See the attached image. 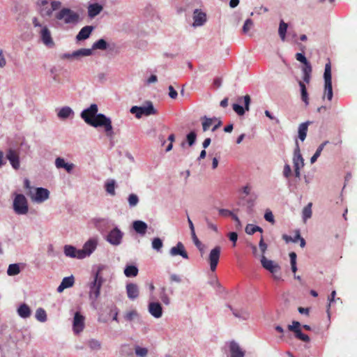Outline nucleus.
<instances>
[{"label": "nucleus", "instance_id": "de8ad7c7", "mask_svg": "<svg viewBox=\"0 0 357 357\" xmlns=\"http://www.w3.org/2000/svg\"><path fill=\"white\" fill-rule=\"evenodd\" d=\"M128 202L129 206L130 208H133L138 204L139 197L135 194H133V193L130 194V195H129V196L128 197Z\"/></svg>", "mask_w": 357, "mask_h": 357}, {"label": "nucleus", "instance_id": "ddd939ff", "mask_svg": "<svg viewBox=\"0 0 357 357\" xmlns=\"http://www.w3.org/2000/svg\"><path fill=\"white\" fill-rule=\"evenodd\" d=\"M85 317L79 312L75 313L73 321V331L75 334L78 335L82 333L85 326Z\"/></svg>", "mask_w": 357, "mask_h": 357}, {"label": "nucleus", "instance_id": "9d476101", "mask_svg": "<svg viewBox=\"0 0 357 357\" xmlns=\"http://www.w3.org/2000/svg\"><path fill=\"white\" fill-rule=\"evenodd\" d=\"M37 32L40 36L42 43L47 47H53L54 42L52 37L51 31L47 25L41 27L40 29H37Z\"/></svg>", "mask_w": 357, "mask_h": 357}, {"label": "nucleus", "instance_id": "774afa93", "mask_svg": "<svg viewBox=\"0 0 357 357\" xmlns=\"http://www.w3.org/2000/svg\"><path fill=\"white\" fill-rule=\"evenodd\" d=\"M301 99L305 102V105L309 104L308 93L307 91H301Z\"/></svg>", "mask_w": 357, "mask_h": 357}, {"label": "nucleus", "instance_id": "c03bdc74", "mask_svg": "<svg viewBox=\"0 0 357 357\" xmlns=\"http://www.w3.org/2000/svg\"><path fill=\"white\" fill-rule=\"evenodd\" d=\"M115 185L116 183L114 180H110L105 183V190L110 195L114 196L116 194Z\"/></svg>", "mask_w": 357, "mask_h": 357}, {"label": "nucleus", "instance_id": "4468645a", "mask_svg": "<svg viewBox=\"0 0 357 357\" xmlns=\"http://www.w3.org/2000/svg\"><path fill=\"white\" fill-rule=\"evenodd\" d=\"M98 240L95 238H90L83 245L82 249H79L82 254V259L89 257L96 249Z\"/></svg>", "mask_w": 357, "mask_h": 357}, {"label": "nucleus", "instance_id": "603ef678", "mask_svg": "<svg viewBox=\"0 0 357 357\" xmlns=\"http://www.w3.org/2000/svg\"><path fill=\"white\" fill-rule=\"evenodd\" d=\"M196 138L197 135L195 131H191L187 135L186 139L189 146H192L195 144Z\"/></svg>", "mask_w": 357, "mask_h": 357}, {"label": "nucleus", "instance_id": "4c0bfd02", "mask_svg": "<svg viewBox=\"0 0 357 357\" xmlns=\"http://www.w3.org/2000/svg\"><path fill=\"white\" fill-rule=\"evenodd\" d=\"M288 28V24L283 20H281L279 24L278 34L282 41L286 39V33Z\"/></svg>", "mask_w": 357, "mask_h": 357}, {"label": "nucleus", "instance_id": "4d7b16f0", "mask_svg": "<svg viewBox=\"0 0 357 357\" xmlns=\"http://www.w3.org/2000/svg\"><path fill=\"white\" fill-rule=\"evenodd\" d=\"M160 298L163 303H165V305H169L170 303V299L167 295L165 288H162V292L160 294Z\"/></svg>", "mask_w": 357, "mask_h": 357}, {"label": "nucleus", "instance_id": "4be33fe9", "mask_svg": "<svg viewBox=\"0 0 357 357\" xmlns=\"http://www.w3.org/2000/svg\"><path fill=\"white\" fill-rule=\"evenodd\" d=\"M169 255L172 257L180 255L184 259H188V255L181 242L177 243L176 246H174L170 249Z\"/></svg>", "mask_w": 357, "mask_h": 357}, {"label": "nucleus", "instance_id": "6e6552de", "mask_svg": "<svg viewBox=\"0 0 357 357\" xmlns=\"http://www.w3.org/2000/svg\"><path fill=\"white\" fill-rule=\"evenodd\" d=\"M130 112L135 114L137 119H140L143 115L150 116L157 113L156 109L154 108L153 103L151 101H147L144 106L138 107L133 106L130 109Z\"/></svg>", "mask_w": 357, "mask_h": 357}, {"label": "nucleus", "instance_id": "0e129e2a", "mask_svg": "<svg viewBox=\"0 0 357 357\" xmlns=\"http://www.w3.org/2000/svg\"><path fill=\"white\" fill-rule=\"evenodd\" d=\"M168 89L169 98H171L172 99H176L178 96L177 91L174 89V87L172 85L169 86Z\"/></svg>", "mask_w": 357, "mask_h": 357}, {"label": "nucleus", "instance_id": "5fc2aeb1", "mask_svg": "<svg viewBox=\"0 0 357 357\" xmlns=\"http://www.w3.org/2000/svg\"><path fill=\"white\" fill-rule=\"evenodd\" d=\"M264 219L272 224L275 222L273 214L272 211H270L269 209H267L266 211L264 214Z\"/></svg>", "mask_w": 357, "mask_h": 357}, {"label": "nucleus", "instance_id": "f8f14e48", "mask_svg": "<svg viewBox=\"0 0 357 357\" xmlns=\"http://www.w3.org/2000/svg\"><path fill=\"white\" fill-rule=\"evenodd\" d=\"M301 323L298 321H293L291 324L288 325V329L294 333L296 338L305 342H310V339L307 335L303 334L301 330Z\"/></svg>", "mask_w": 357, "mask_h": 357}, {"label": "nucleus", "instance_id": "79ce46f5", "mask_svg": "<svg viewBox=\"0 0 357 357\" xmlns=\"http://www.w3.org/2000/svg\"><path fill=\"white\" fill-rule=\"evenodd\" d=\"M20 272V266L18 264H12L8 266L7 274L10 276H13L19 274Z\"/></svg>", "mask_w": 357, "mask_h": 357}, {"label": "nucleus", "instance_id": "c756f323", "mask_svg": "<svg viewBox=\"0 0 357 357\" xmlns=\"http://www.w3.org/2000/svg\"><path fill=\"white\" fill-rule=\"evenodd\" d=\"M73 110L68 106L61 107L58 113L57 116L60 119H66L74 116Z\"/></svg>", "mask_w": 357, "mask_h": 357}, {"label": "nucleus", "instance_id": "bb28decb", "mask_svg": "<svg viewBox=\"0 0 357 357\" xmlns=\"http://www.w3.org/2000/svg\"><path fill=\"white\" fill-rule=\"evenodd\" d=\"M310 123L311 122L307 121L299 125L298 128V137L301 142H303L305 139L308 130V126Z\"/></svg>", "mask_w": 357, "mask_h": 357}, {"label": "nucleus", "instance_id": "49530a36", "mask_svg": "<svg viewBox=\"0 0 357 357\" xmlns=\"http://www.w3.org/2000/svg\"><path fill=\"white\" fill-rule=\"evenodd\" d=\"M312 216V203H309L303 210V219L305 222Z\"/></svg>", "mask_w": 357, "mask_h": 357}, {"label": "nucleus", "instance_id": "6e6d98bb", "mask_svg": "<svg viewBox=\"0 0 357 357\" xmlns=\"http://www.w3.org/2000/svg\"><path fill=\"white\" fill-rule=\"evenodd\" d=\"M335 296H336V291L335 290H333L331 295L328 296V307H327V313H328V317H330V312H329V308L332 304V303H333L335 300Z\"/></svg>", "mask_w": 357, "mask_h": 357}, {"label": "nucleus", "instance_id": "9b49d317", "mask_svg": "<svg viewBox=\"0 0 357 357\" xmlns=\"http://www.w3.org/2000/svg\"><path fill=\"white\" fill-rule=\"evenodd\" d=\"M221 252V248L220 246H215L209 252L208 257V262L210 266L211 271L214 272L216 270Z\"/></svg>", "mask_w": 357, "mask_h": 357}, {"label": "nucleus", "instance_id": "72a5a7b5", "mask_svg": "<svg viewBox=\"0 0 357 357\" xmlns=\"http://www.w3.org/2000/svg\"><path fill=\"white\" fill-rule=\"evenodd\" d=\"M218 119L215 117L213 118H208L207 116H204L202 118V129L204 132L207 131L213 123L214 121H217Z\"/></svg>", "mask_w": 357, "mask_h": 357}, {"label": "nucleus", "instance_id": "393cba45", "mask_svg": "<svg viewBox=\"0 0 357 357\" xmlns=\"http://www.w3.org/2000/svg\"><path fill=\"white\" fill-rule=\"evenodd\" d=\"M93 30V26H85L81 29L77 35L76 36V40L77 41H81L87 39L89 38Z\"/></svg>", "mask_w": 357, "mask_h": 357}, {"label": "nucleus", "instance_id": "39448f33", "mask_svg": "<svg viewBox=\"0 0 357 357\" xmlns=\"http://www.w3.org/2000/svg\"><path fill=\"white\" fill-rule=\"evenodd\" d=\"M261 264L263 268L268 271L275 280H281L280 266L273 260L268 259L264 255H261Z\"/></svg>", "mask_w": 357, "mask_h": 357}, {"label": "nucleus", "instance_id": "a211bd4d", "mask_svg": "<svg viewBox=\"0 0 357 357\" xmlns=\"http://www.w3.org/2000/svg\"><path fill=\"white\" fill-rule=\"evenodd\" d=\"M230 357H244L245 351L241 348L240 345L232 340L228 343Z\"/></svg>", "mask_w": 357, "mask_h": 357}, {"label": "nucleus", "instance_id": "f257e3e1", "mask_svg": "<svg viewBox=\"0 0 357 357\" xmlns=\"http://www.w3.org/2000/svg\"><path fill=\"white\" fill-rule=\"evenodd\" d=\"M98 108L96 104H92L81 113V117L91 126L94 128L103 127L105 134L109 137L114 136L112 121L109 117L103 114H98Z\"/></svg>", "mask_w": 357, "mask_h": 357}, {"label": "nucleus", "instance_id": "1a4fd4ad", "mask_svg": "<svg viewBox=\"0 0 357 357\" xmlns=\"http://www.w3.org/2000/svg\"><path fill=\"white\" fill-rule=\"evenodd\" d=\"M123 232L117 227L112 229L105 236V240L111 245L117 246L122 243Z\"/></svg>", "mask_w": 357, "mask_h": 357}, {"label": "nucleus", "instance_id": "dca6fc26", "mask_svg": "<svg viewBox=\"0 0 357 357\" xmlns=\"http://www.w3.org/2000/svg\"><path fill=\"white\" fill-rule=\"evenodd\" d=\"M243 100L245 107L243 108L241 105L238 104H233V109L234 112L239 116H242L245 114V111H249L250 109V97L249 95H246L242 98H239V100Z\"/></svg>", "mask_w": 357, "mask_h": 357}, {"label": "nucleus", "instance_id": "423d86ee", "mask_svg": "<svg viewBox=\"0 0 357 357\" xmlns=\"http://www.w3.org/2000/svg\"><path fill=\"white\" fill-rule=\"evenodd\" d=\"M50 191L45 188L38 187L28 191L27 195L31 198V201L35 203L40 204L50 197Z\"/></svg>", "mask_w": 357, "mask_h": 357}, {"label": "nucleus", "instance_id": "2eb2a0df", "mask_svg": "<svg viewBox=\"0 0 357 357\" xmlns=\"http://www.w3.org/2000/svg\"><path fill=\"white\" fill-rule=\"evenodd\" d=\"M193 23L192 26L195 28L202 26L207 21V16L205 12L200 9H195L192 14Z\"/></svg>", "mask_w": 357, "mask_h": 357}, {"label": "nucleus", "instance_id": "338daca9", "mask_svg": "<svg viewBox=\"0 0 357 357\" xmlns=\"http://www.w3.org/2000/svg\"><path fill=\"white\" fill-rule=\"evenodd\" d=\"M61 2L59 1H53L51 2V10L53 11L57 10L61 8Z\"/></svg>", "mask_w": 357, "mask_h": 357}, {"label": "nucleus", "instance_id": "473e14b6", "mask_svg": "<svg viewBox=\"0 0 357 357\" xmlns=\"http://www.w3.org/2000/svg\"><path fill=\"white\" fill-rule=\"evenodd\" d=\"M231 310H232L233 314L237 318L241 319L243 320H247L250 317V312L247 310L241 309L237 310H233L232 308H231Z\"/></svg>", "mask_w": 357, "mask_h": 357}, {"label": "nucleus", "instance_id": "f03ea898", "mask_svg": "<svg viewBox=\"0 0 357 357\" xmlns=\"http://www.w3.org/2000/svg\"><path fill=\"white\" fill-rule=\"evenodd\" d=\"M55 19L64 24L75 26L79 22L80 16L77 12L63 7L55 13Z\"/></svg>", "mask_w": 357, "mask_h": 357}, {"label": "nucleus", "instance_id": "0eeeda50", "mask_svg": "<svg viewBox=\"0 0 357 357\" xmlns=\"http://www.w3.org/2000/svg\"><path fill=\"white\" fill-rule=\"evenodd\" d=\"M324 98L326 96L328 100H331L333 98V88H332V77H331V63L328 62L325 66V70L324 73Z\"/></svg>", "mask_w": 357, "mask_h": 357}, {"label": "nucleus", "instance_id": "c9c22d12", "mask_svg": "<svg viewBox=\"0 0 357 357\" xmlns=\"http://www.w3.org/2000/svg\"><path fill=\"white\" fill-rule=\"evenodd\" d=\"M87 345L93 351H99L102 347L101 342L94 338L89 340L87 341Z\"/></svg>", "mask_w": 357, "mask_h": 357}, {"label": "nucleus", "instance_id": "6ab92c4d", "mask_svg": "<svg viewBox=\"0 0 357 357\" xmlns=\"http://www.w3.org/2000/svg\"><path fill=\"white\" fill-rule=\"evenodd\" d=\"M6 158L9 160L10 165L15 169H18L20 167V158L18 153L10 149L6 152Z\"/></svg>", "mask_w": 357, "mask_h": 357}, {"label": "nucleus", "instance_id": "680f3d73", "mask_svg": "<svg viewBox=\"0 0 357 357\" xmlns=\"http://www.w3.org/2000/svg\"><path fill=\"white\" fill-rule=\"evenodd\" d=\"M40 14L43 17H50L52 14V10L50 8H43L40 10Z\"/></svg>", "mask_w": 357, "mask_h": 357}, {"label": "nucleus", "instance_id": "e2e57ef3", "mask_svg": "<svg viewBox=\"0 0 357 357\" xmlns=\"http://www.w3.org/2000/svg\"><path fill=\"white\" fill-rule=\"evenodd\" d=\"M296 59L304 65L309 63L306 57L302 53H297L296 54Z\"/></svg>", "mask_w": 357, "mask_h": 357}, {"label": "nucleus", "instance_id": "f704fd0d", "mask_svg": "<svg viewBox=\"0 0 357 357\" xmlns=\"http://www.w3.org/2000/svg\"><path fill=\"white\" fill-rule=\"evenodd\" d=\"M93 52L91 49L82 48L73 52L75 58L78 59L82 56H89L92 54Z\"/></svg>", "mask_w": 357, "mask_h": 357}, {"label": "nucleus", "instance_id": "69168bd1", "mask_svg": "<svg viewBox=\"0 0 357 357\" xmlns=\"http://www.w3.org/2000/svg\"><path fill=\"white\" fill-rule=\"evenodd\" d=\"M259 249L262 253V255H264L266 250H267V245L264 243L263 237L261 236L259 243Z\"/></svg>", "mask_w": 357, "mask_h": 357}, {"label": "nucleus", "instance_id": "bf43d9fd", "mask_svg": "<svg viewBox=\"0 0 357 357\" xmlns=\"http://www.w3.org/2000/svg\"><path fill=\"white\" fill-rule=\"evenodd\" d=\"M291 174V169L289 164H285L283 169V176L285 178H289Z\"/></svg>", "mask_w": 357, "mask_h": 357}, {"label": "nucleus", "instance_id": "7c9ffc66", "mask_svg": "<svg viewBox=\"0 0 357 357\" xmlns=\"http://www.w3.org/2000/svg\"><path fill=\"white\" fill-rule=\"evenodd\" d=\"M132 227L135 231L141 234L144 235L147 229V225L142 220H135L132 223Z\"/></svg>", "mask_w": 357, "mask_h": 357}, {"label": "nucleus", "instance_id": "a18cd8bd", "mask_svg": "<svg viewBox=\"0 0 357 357\" xmlns=\"http://www.w3.org/2000/svg\"><path fill=\"white\" fill-rule=\"evenodd\" d=\"M282 238L285 241L286 243L293 242L296 243L298 241V238H301V234L299 230L296 231V235L294 237H291L287 234L282 235Z\"/></svg>", "mask_w": 357, "mask_h": 357}, {"label": "nucleus", "instance_id": "58836bf2", "mask_svg": "<svg viewBox=\"0 0 357 357\" xmlns=\"http://www.w3.org/2000/svg\"><path fill=\"white\" fill-rule=\"evenodd\" d=\"M328 144V141H325L323 143H321L317 148V151H315L314 154L310 158V162L311 164L314 163L317 158L320 156L321 151L324 149L325 146Z\"/></svg>", "mask_w": 357, "mask_h": 357}, {"label": "nucleus", "instance_id": "864d4df0", "mask_svg": "<svg viewBox=\"0 0 357 357\" xmlns=\"http://www.w3.org/2000/svg\"><path fill=\"white\" fill-rule=\"evenodd\" d=\"M253 26V22L251 19H247L243 26V32L247 33Z\"/></svg>", "mask_w": 357, "mask_h": 357}, {"label": "nucleus", "instance_id": "b1692460", "mask_svg": "<svg viewBox=\"0 0 357 357\" xmlns=\"http://www.w3.org/2000/svg\"><path fill=\"white\" fill-rule=\"evenodd\" d=\"M63 252L66 257L82 259V255H81L82 253V252H80V250L77 249L73 245H65L63 248Z\"/></svg>", "mask_w": 357, "mask_h": 357}, {"label": "nucleus", "instance_id": "c85d7f7f", "mask_svg": "<svg viewBox=\"0 0 357 357\" xmlns=\"http://www.w3.org/2000/svg\"><path fill=\"white\" fill-rule=\"evenodd\" d=\"M17 314L22 319H27L31 314L30 307L25 303L20 305L17 310Z\"/></svg>", "mask_w": 357, "mask_h": 357}, {"label": "nucleus", "instance_id": "20e7f679", "mask_svg": "<svg viewBox=\"0 0 357 357\" xmlns=\"http://www.w3.org/2000/svg\"><path fill=\"white\" fill-rule=\"evenodd\" d=\"M13 209L19 215H26L29 212V204L26 197L22 194H13Z\"/></svg>", "mask_w": 357, "mask_h": 357}, {"label": "nucleus", "instance_id": "cd10ccee", "mask_svg": "<svg viewBox=\"0 0 357 357\" xmlns=\"http://www.w3.org/2000/svg\"><path fill=\"white\" fill-rule=\"evenodd\" d=\"M74 282L75 280L73 275L69 277H65L62 280L60 285L58 287L57 291L59 293H61L65 289L72 287L74 284Z\"/></svg>", "mask_w": 357, "mask_h": 357}, {"label": "nucleus", "instance_id": "f3484780", "mask_svg": "<svg viewBox=\"0 0 357 357\" xmlns=\"http://www.w3.org/2000/svg\"><path fill=\"white\" fill-rule=\"evenodd\" d=\"M293 163L294 169H301L304 166V159L301 153L300 147L297 141H296V147L294 151Z\"/></svg>", "mask_w": 357, "mask_h": 357}, {"label": "nucleus", "instance_id": "a878e982", "mask_svg": "<svg viewBox=\"0 0 357 357\" xmlns=\"http://www.w3.org/2000/svg\"><path fill=\"white\" fill-rule=\"evenodd\" d=\"M103 6L98 3H91L88 6V16L93 18L102 10Z\"/></svg>", "mask_w": 357, "mask_h": 357}, {"label": "nucleus", "instance_id": "412c9836", "mask_svg": "<svg viewBox=\"0 0 357 357\" xmlns=\"http://www.w3.org/2000/svg\"><path fill=\"white\" fill-rule=\"evenodd\" d=\"M126 289L127 296L130 300L134 301L139 297V289L137 284L132 282L128 283L126 284Z\"/></svg>", "mask_w": 357, "mask_h": 357}, {"label": "nucleus", "instance_id": "09e8293b", "mask_svg": "<svg viewBox=\"0 0 357 357\" xmlns=\"http://www.w3.org/2000/svg\"><path fill=\"white\" fill-rule=\"evenodd\" d=\"M109 221L105 219H98L95 222V225L96 228L101 232H104L103 226L107 225L108 224Z\"/></svg>", "mask_w": 357, "mask_h": 357}, {"label": "nucleus", "instance_id": "e433bc0d", "mask_svg": "<svg viewBox=\"0 0 357 357\" xmlns=\"http://www.w3.org/2000/svg\"><path fill=\"white\" fill-rule=\"evenodd\" d=\"M163 247V242L162 239L158 237L153 238L151 241V248L153 250H155L158 252H162V248Z\"/></svg>", "mask_w": 357, "mask_h": 357}, {"label": "nucleus", "instance_id": "a19ab883", "mask_svg": "<svg viewBox=\"0 0 357 357\" xmlns=\"http://www.w3.org/2000/svg\"><path fill=\"white\" fill-rule=\"evenodd\" d=\"M137 317H139V314L136 310H131L127 311L123 314V319L126 321H132Z\"/></svg>", "mask_w": 357, "mask_h": 357}, {"label": "nucleus", "instance_id": "8fccbe9b", "mask_svg": "<svg viewBox=\"0 0 357 357\" xmlns=\"http://www.w3.org/2000/svg\"><path fill=\"white\" fill-rule=\"evenodd\" d=\"M135 354L140 357H145L148 354V349L145 347L136 346L135 348Z\"/></svg>", "mask_w": 357, "mask_h": 357}, {"label": "nucleus", "instance_id": "052dcab7", "mask_svg": "<svg viewBox=\"0 0 357 357\" xmlns=\"http://www.w3.org/2000/svg\"><path fill=\"white\" fill-rule=\"evenodd\" d=\"M204 220H205V222H206V225H207L208 228H209V229H212L213 231H215V232H217V231H218V227H217V226H216L215 224H213V222L209 220V218H208L206 217V218H204Z\"/></svg>", "mask_w": 357, "mask_h": 357}, {"label": "nucleus", "instance_id": "7ed1b4c3", "mask_svg": "<svg viewBox=\"0 0 357 357\" xmlns=\"http://www.w3.org/2000/svg\"><path fill=\"white\" fill-rule=\"evenodd\" d=\"M104 282L102 276L100 275L98 270L93 278V280L89 284V299L93 302H96L100 294V289Z\"/></svg>", "mask_w": 357, "mask_h": 357}, {"label": "nucleus", "instance_id": "2f4dec72", "mask_svg": "<svg viewBox=\"0 0 357 357\" xmlns=\"http://www.w3.org/2000/svg\"><path fill=\"white\" fill-rule=\"evenodd\" d=\"M138 268L135 265H127L124 268V274L127 278H132L137 275Z\"/></svg>", "mask_w": 357, "mask_h": 357}, {"label": "nucleus", "instance_id": "3c124183", "mask_svg": "<svg viewBox=\"0 0 357 357\" xmlns=\"http://www.w3.org/2000/svg\"><path fill=\"white\" fill-rule=\"evenodd\" d=\"M193 243L195 246L198 248V250L202 253L204 252V245L202 243V242L197 238L196 234L194 236H191Z\"/></svg>", "mask_w": 357, "mask_h": 357}, {"label": "nucleus", "instance_id": "aec40b11", "mask_svg": "<svg viewBox=\"0 0 357 357\" xmlns=\"http://www.w3.org/2000/svg\"><path fill=\"white\" fill-rule=\"evenodd\" d=\"M149 312L154 318L159 319L162 316V307L158 302H151L148 306Z\"/></svg>", "mask_w": 357, "mask_h": 357}, {"label": "nucleus", "instance_id": "ea45409f", "mask_svg": "<svg viewBox=\"0 0 357 357\" xmlns=\"http://www.w3.org/2000/svg\"><path fill=\"white\" fill-rule=\"evenodd\" d=\"M108 47V44L105 40L101 38L96 41L93 45L91 50H105Z\"/></svg>", "mask_w": 357, "mask_h": 357}, {"label": "nucleus", "instance_id": "13d9d810", "mask_svg": "<svg viewBox=\"0 0 357 357\" xmlns=\"http://www.w3.org/2000/svg\"><path fill=\"white\" fill-rule=\"evenodd\" d=\"M245 231L248 235H252L256 232V225L248 224L245 227Z\"/></svg>", "mask_w": 357, "mask_h": 357}, {"label": "nucleus", "instance_id": "5701e85b", "mask_svg": "<svg viewBox=\"0 0 357 357\" xmlns=\"http://www.w3.org/2000/svg\"><path fill=\"white\" fill-rule=\"evenodd\" d=\"M54 164L57 169H64L69 174L72 173L75 167L73 163L66 162L65 159L61 157L56 158Z\"/></svg>", "mask_w": 357, "mask_h": 357}, {"label": "nucleus", "instance_id": "37998d69", "mask_svg": "<svg viewBox=\"0 0 357 357\" xmlns=\"http://www.w3.org/2000/svg\"><path fill=\"white\" fill-rule=\"evenodd\" d=\"M35 317L36 319L40 322H45L47 321L46 312L41 307L36 310Z\"/></svg>", "mask_w": 357, "mask_h": 357}]
</instances>
